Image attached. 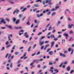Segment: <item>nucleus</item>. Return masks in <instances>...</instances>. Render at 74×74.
<instances>
[{
  "instance_id": "obj_1",
  "label": "nucleus",
  "mask_w": 74,
  "mask_h": 74,
  "mask_svg": "<svg viewBox=\"0 0 74 74\" xmlns=\"http://www.w3.org/2000/svg\"><path fill=\"white\" fill-rule=\"evenodd\" d=\"M51 1H52L51 0H46V1H43L42 3L44 5H45V3L47 4L48 3L49 5H52V3Z\"/></svg>"
},
{
  "instance_id": "obj_2",
  "label": "nucleus",
  "mask_w": 74,
  "mask_h": 74,
  "mask_svg": "<svg viewBox=\"0 0 74 74\" xmlns=\"http://www.w3.org/2000/svg\"><path fill=\"white\" fill-rule=\"evenodd\" d=\"M19 12V10L18 9H16V10H15L14 11L13 13V15H14L15 14V12L16 14H18V12Z\"/></svg>"
},
{
  "instance_id": "obj_3",
  "label": "nucleus",
  "mask_w": 74,
  "mask_h": 74,
  "mask_svg": "<svg viewBox=\"0 0 74 74\" xmlns=\"http://www.w3.org/2000/svg\"><path fill=\"white\" fill-rule=\"evenodd\" d=\"M2 23H3V24H5V22L4 21V20L3 18H2V20L1 21H0V24H1Z\"/></svg>"
},
{
  "instance_id": "obj_4",
  "label": "nucleus",
  "mask_w": 74,
  "mask_h": 74,
  "mask_svg": "<svg viewBox=\"0 0 74 74\" xmlns=\"http://www.w3.org/2000/svg\"><path fill=\"white\" fill-rule=\"evenodd\" d=\"M27 32H25L24 34V36L26 38H28L29 37V35H27Z\"/></svg>"
},
{
  "instance_id": "obj_5",
  "label": "nucleus",
  "mask_w": 74,
  "mask_h": 74,
  "mask_svg": "<svg viewBox=\"0 0 74 74\" xmlns=\"http://www.w3.org/2000/svg\"><path fill=\"white\" fill-rule=\"evenodd\" d=\"M33 62H36V63H38L39 62H40V60H34L33 61Z\"/></svg>"
},
{
  "instance_id": "obj_6",
  "label": "nucleus",
  "mask_w": 74,
  "mask_h": 74,
  "mask_svg": "<svg viewBox=\"0 0 74 74\" xmlns=\"http://www.w3.org/2000/svg\"><path fill=\"white\" fill-rule=\"evenodd\" d=\"M64 36L66 37V38L67 39L68 38V34L66 33H65L64 34Z\"/></svg>"
},
{
  "instance_id": "obj_7",
  "label": "nucleus",
  "mask_w": 74,
  "mask_h": 74,
  "mask_svg": "<svg viewBox=\"0 0 74 74\" xmlns=\"http://www.w3.org/2000/svg\"><path fill=\"white\" fill-rule=\"evenodd\" d=\"M43 15V14L41 13L39 15V14H38L37 15V16L38 18H40V16H42Z\"/></svg>"
},
{
  "instance_id": "obj_8",
  "label": "nucleus",
  "mask_w": 74,
  "mask_h": 74,
  "mask_svg": "<svg viewBox=\"0 0 74 74\" xmlns=\"http://www.w3.org/2000/svg\"><path fill=\"white\" fill-rule=\"evenodd\" d=\"M60 56H63V57H66V55L64 54H63L61 53H60Z\"/></svg>"
},
{
  "instance_id": "obj_9",
  "label": "nucleus",
  "mask_w": 74,
  "mask_h": 74,
  "mask_svg": "<svg viewBox=\"0 0 74 74\" xmlns=\"http://www.w3.org/2000/svg\"><path fill=\"white\" fill-rule=\"evenodd\" d=\"M66 70H67V71H70V66H68L67 68H66Z\"/></svg>"
},
{
  "instance_id": "obj_10",
  "label": "nucleus",
  "mask_w": 74,
  "mask_h": 74,
  "mask_svg": "<svg viewBox=\"0 0 74 74\" xmlns=\"http://www.w3.org/2000/svg\"><path fill=\"white\" fill-rule=\"evenodd\" d=\"M27 53L26 52H25V53H24V55L22 57H21V59H22L24 58V57H25L26 56V54Z\"/></svg>"
},
{
  "instance_id": "obj_11",
  "label": "nucleus",
  "mask_w": 74,
  "mask_h": 74,
  "mask_svg": "<svg viewBox=\"0 0 74 74\" xmlns=\"http://www.w3.org/2000/svg\"><path fill=\"white\" fill-rule=\"evenodd\" d=\"M50 38H55V35H54L53 34L51 35L50 36Z\"/></svg>"
},
{
  "instance_id": "obj_12",
  "label": "nucleus",
  "mask_w": 74,
  "mask_h": 74,
  "mask_svg": "<svg viewBox=\"0 0 74 74\" xmlns=\"http://www.w3.org/2000/svg\"><path fill=\"white\" fill-rule=\"evenodd\" d=\"M49 55H53V52L52 51H49Z\"/></svg>"
},
{
  "instance_id": "obj_13",
  "label": "nucleus",
  "mask_w": 74,
  "mask_h": 74,
  "mask_svg": "<svg viewBox=\"0 0 74 74\" xmlns=\"http://www.w3.org/2000/svg\"><path fill=\"white\" fill-rule=\"evenodd\" d=\"M55 44V42H53L51 43V47L52 48Z\"/></svg>"
},
{
  "instance_id": "obj_14",
  "label": "nucleus",
  "mask_w": 74,
  "mask_h": 74,
  "mask_svg": "<svg viewBox=\"0 0 74 74\" xmlns=\"http://www.w3.org/2000/svg\"><path fill=\"white\" fill-rule=\"evenodd\" d=\"M44 41H42L41 42H40V43H39V44L40 45H43V44H44Z\"/></svg>"
},
{
  "instance_id": "obj_15",
  "label": "nucleus",
  "mask_w": 74,
  "mask_h": 74,
  "mask_svg": "<svg viewBox=\"0 0 74 74\" xmlns=\"http://www.w3.org/2000/svg\"><path fill=\"white\" fill-rule=\"evenodd\" d=\"M19 22H20V20H17L16 22L15 23L16 24H18V23H19Z\"/></svg>"
},
{
  "instance_id": "obj_16",
  "label": "nucleus",
  "mask_w": 74,
  "mask_h": 74,
  "mask_svg": "<svg viewBox=\"0 0 74 74\" xmlns=\"http://www.w3.org/2000/svg\"><path fill=\"white\" fill-rule=\"evenodd\" d=\"M73 26V25L72 24H71V25H69L68 26H69V28L70 29Z\"/></svg>"
},
{
  "instance_id": "obj_17",
  "label": "nucleus",
  "mask_w": 74,
  "mask_h": 74,
  "mask_svg": "<svg viewBox=\"0 0 74 74\" xmlns=\"http://www.w3.org/2000/svg\"><path fill=\"white\" fill-rule=\"evenodd\" d=\"M62 44H63V43H64V42H65V40L62 39Z\"/></svg>"
},
{
  "instance_id": "obj_18",
  "label": "nucleus",
  "mask_w": 74,
  "mask_h": 74,
  "mask_svg": "<svg viewBox=\"0 0 74 74\" xmlns=\"http://www.w3.org/2000/svg\"><path fill=\"white\" fill-rule=\"evenodd\" d=\"M22 62V60H19L18 61L17 63H18L19 64V63H21V62Z\"/></svg>"
},
{
  "instance_id": "obj_19",
  "label": "nucleus",
  "mask_w": 74,
  "mask_h": 74,
  "mask_svg": "<svg viewBox=\"0 0 74 74\" xmlns=\"http://www.w3.org/2000/svg\"><path fill=\"white\" fill-rule=\"evenodd\" d=\"M45 36H42V37L40 38V40H42V39H44L45 38Z\"/></svg>"
},
{
  "instance_id": "obj_20",
  "label": "nucleus",
  "mask_w": 74,
  "mask_h": 74,
  "mask_svg": "<svg viewBox=\"0 0 74 74\" xmlns=\"http://www.w3.org/2000/svg\"><path fill=\"white\" fill-rule=\"evenodd\" d=\"M13 21L14 22H15L16 21V18H15L14 17L13 18Z\"/></svg>"
},
{
  "instance_id": "obj_21",
  "label": "nucleus",
  "mask_w": 74,
  "mask_h": 74,
  "mask_svg": "<svg viewBox=\"0 0 74 74\" xmlns=\"http://www.w3.org/2000/svg\"><path fill=\"white\" fill-rule=\"evenodd\" d=\"M27 42V41H26L25 40H23V42L25 43V44H26Z\"/></svg>"
},
{
  "instance_id": "obj_22",
  "label": "nucleus",
  "mask_w": 74,
  "mask_h": 74,
  "mask_svg": "<svg viewBox=\"0 0 74 74\" xmlns=\"http://www.w3.org/2000/svg\"><path fill=\"white\" fill-rule=\"evenodd\" d=\"M7 26L8 28H10V29H11V28H12V27L10 25H7Z\"/></svg>"
},
{
  "instance_id": "obj_23",
  "label": "nucleus",
  "mask_w": 74,
  "mask_h": 74,
  "mask_svg": "<svg viewBox=\"0 0 74 74\" xmlns=\"http://www.w3.org/2000/svg\"><path fill=\"white\" fill-rule=\"evenodd\" d=\"M25 68L27 71H29V69H28V67H25Z\"/></svg>"
},
{
  "instance_id": "obj_24",
  "label": "nucleus",
  "mask_w": 74,
  "mask_h": 74,
  "mask_svg": "<svg viewBox=\"0 0 74 74\" xmlns=\"http://www.w3.org/2000/svg\"><path fill=\"white\" fill-rule=\"evenodd\" d=\"M34 6H35V7H39V5H38L37 4L34 5Z\"/></svg>"
},
{
  "instance_id": "obj_25",
  "label": "nucleus",
  "mask_w": 74,
  "mask_h": 74,
  "mask_svg": "<svg viewBox=\"0 0 74 74\" xmlns=\"http://www.w3.org/2000/svg\"><path fill=\"white\" fill-rule=\"evenodd\" d=\"M47 66L44 65V66H43L42 68V69H46V68H47Z\"/></svg>"
},
{
  "instance_id": "obj_26",
  "label": "nucleus",
  "mask_w": 74,
  "mask_h": 74,
  "mask_svg": "<svg viewBox=\"0 0 74 74\" xmlns=\"http://www.w3.org/2000/svg\"><path fill=\"white\" fill-rule=\"evenodd\" d=\"M42 34V32H40L38 34V36H40V35H41V34Z\"/></svg>"
},
{
  "instance_id": "obj_27",
  "label": "nucleus",
  "mask_w": 74,
  "mask_h": 74,
  "mask_svg": "<svg viewBox=\"0 0 74 74\" xmlns=\"http://www.w3.org/2000/svg\"><path fill=\"white\" fill-rule=\"evenodd\" d=\"M52 29V27L50 26L48 30H51Z\"/></svg>"
},
{
  "instance_id": "obj_28",
  "label": "nucleus",
  "mask_w": 74,
  "mask_h": 74,
  "mask_svg": "<svg viewBox=\"0 0 74 74\" xmlns=\"http://www.w3.org/2000/svg\"><path fill=\"white\" fill-rule=\"evenodd\" d=\"M31 48H32V46L30 47H29V48L28 50V52H29V51H30V49H31Z\"/></svg>"
},
{
  "instance_id": "obj_29",
  "label": "nucleus",
  "mask_w": 74,
  "mask_h": 74,
  "mask_svg": "<svg viewBox=\"0 0 74 74\" xmlns=\"http://www.w3.org/2000/svg\"><path fill=\"white\" fill-rule=\"evenodd\" d=\"M56 14V13L55 12H54L53 14H51L52 16H54V15H55Z\"/></svg>"
},
{
  "instance_id": "obj_30",
  "label": "nucleus",
  "mask_w": 74,
  "mask_h": 74,
  "mask_svg": "<svg viewBox=\"0 0 74 74\" xmlns=\"http://www.w3.org/2000/svg\"><path fill=\"white\" fill-rule=\"evenodd\" d=\"M27 8H24L23 10H22L23 12H24L25 11V10H26Z\"/></svg>"
},
{
  "instance_id": "obj_31",
  "label": "nucleus",
  "mask_w": 74,
  "mask_h": 74,
  "mask_svg": "<svg viewBox=\"0 0 74 74\" xmlns=\"http://www.w3.org/2000/svg\"><path fill=\"white\" fill-rule=\"evenodd\" d=\"M9 2H10V3H11V4H14V2L12 1H10Z\"/></svg>"
},
{
  "instance_id": "obj_32",
  "label": "nucleus",
  "mask_w": 74,
  "mask_h": 74,
  "mask_svg": "<svg viewBox=\"0 0 74 74\" xmlns=\"http://www.w3.org/2000/svg\"><path fill=\"white\" fill-rule=\"evenodd\" d=\"M40 2V3H41V0H36V2Z\"/></svg>"
},
{
  "instance_id": "obj_33",
  "label": "nucleus",
  "mask_w": 74,
  "mask_h": 74,
  "mask_svg": "<svg viewBox=\"0 0 74 74\" xmlns=\"http://www.w3.org/2000/svg\"><path fill=\"white\" fill-rule=\"evenodd\" d=\"M15 29H21V27H15Z\"/></svg>"
},
{
  "instance_id": "obj_34",
  "label": "nucleus",
  "mask_w": 74,
  "mask_h": 74,
  "mask_svg": "<svg viewBox=\"0 0 74 74\" xmlns=\"http://www.w3.org/2000/svg\"><path fill=\"white\" fill-rule=\"evenodd\" d=\"M6 20L8 22H10V20L8 18H6Z\"/></svg>"
},
{
  "instance_id": "obj_35",
  "label": "nucleus",
  "mask_w": 74,
  "mask_h": 74,
  "mask_svg": "<svg viewBox=\"0 0 74 74\" xmlns=\"http://www.w3.org/2000/svg\"><path fill=\"white\" fill-rule=\"evenodd\" d=\"M58 8H59V6H57L55 7L56 10Z\"/></svg>"
},
{
  "instance_id": "obj_36",
  "label": "nucleus",
  "mask_w": 74,
  "mask_h": 74,
  "mask_svg": "<svg viewBox=\"0 0 74 74\" xmlns=\"http://www.w3.org/2000/svg\"><path fill=\"white\" fill-rule=\"evenodd\" d=\"M51 48L48 49H47V52H48L49 51L51 50Z\"/></svg>"
},
{
  "instance_id": "obj_37",
  "label": "nucleus",
  "mask_w": 74,
  "mask_h": 74,
  "mask_svg": "<svg viewBox=\"0 0 74 74\" xmlns=\"http://www.w3.org/2000/svg\"><path fill=\"white\" fill-rule=\"evenodd\" d=\"M19 52H16L15 53V55H18L19 53Z\"/></svg>"
},
{
  "instance_id": "obj_38",
  "label": "nucleus",
  "mask_w": 74,
  "mask_h": 74,
  "mask_svg": "<svg viewBox=\"0 0 74 74\" xmlns=\"http://www.w3.org/2000/svg\"><path fill=\"white\" fill-rule=\"evenodd\" d=\"M49 64L50 65H52L53 64L52 63V62H49Z\"/></svg>"
},
{
  "instance_id": "obj_39",
  "label": "nucleus",
  "mask_w": 74,
  "mask_h": 74,
  "mask_svg": "<svg viewBox=\"0 0 74 74\" xmlns=\"http://www.w3.org/2000/svg\"><path fill=\"white\" fill-rule=\"evenodd\" d=\"M54 70L55 71H56L57 73H58V72L59 71L58 70V69H54Z\"/></svg>"
},
{
  "instance_id": "obj_40",
  "label": "nucleus",
  "mask_w": 74,
  "mask_h": 74,
  "mask_svg": "<svg viewBox=\"0 0 74 74\" xmlns=\"http://www.w3.org/2000/svg\"><path fill=\"white\" fill-rule=\"evenodd\" d=\"M11 9H12V8H10L7 9V11H9V10H11Z\"/></svg>"
},
{
  "instance_id": "obj_41",
  "label": "nucleus",
  "mask_w": 74,
  "mask_h": 74,
  "mask_svg": "<svg viewBox=\"0 0 74 74\" xmlns=\"http://www.w3.org/2000/svg\"><path fill=\"white\" fill-rule=\"evenodd\" d=\"M12 63H11V64L10 66V67L12 68Z\"/></svg>"
},
{
  "instance_id": "obj_42",
  "label": "nucleus",
  "mask_w": 74,
  "mask_h": 74,
  "mask_svg": "<svg viewBox=\"0 0 74 74\" xmlns=\"http://www.w3.org/2000/svg\"><path fill=\"white\" fill-rule=\"evenodd\" d=\"M74 70H72L71 71V72H70V73L71 74H72V73H74Z\"/></svg>"
},
{
  "instance_id": "obj_43",
  "label": "nucleus",
  "mask_w": 74,
  "mask_h": 74,
  "mask_svg": "<svg viewBox=\"0 0 74 74\" xmlns=\"http://www.w3.org/2000/svg\"><path fill=\"white\" fill-rule=\"evenodd\" d=\"M4 49H5V48L4 47H3L2 49L1 50V51H3V50H4Z\"/></svg>"
},
{
  "instance_id": "obj_44",
  "label": "nucleus",
  "mask_w": 74,
  "mask_h": 74,
  "mask_svg": "<svg viewBox=\"0 0 74 74\" xmlns=\"http://www.w3.org/2000/svg\"><path fill=\"white\" fill-rule=\"evenodd\" d=\"M58 38H54V41H57V40H58Z\"/></svg>"
},
{
  "instance_id": "obj_45",
  "label": "nucleus",
  "mask_w": 74,
  "mask_h": 74,
  "mask_svg": "<svg viewBox=\"0 0 74 74\" xmlns=\"http://www.w3.org/2000/svg\"><path fill=\"white\" fill-rule=\"evenodd\" d=\"M68 51L69 52H70V51H71V48H69L68 49Z\"/></svg>"
},
{
  "instance_id": "obj_46",
  "label": "nucleus",
  "mask_w": 74,
  "mask_h": 74,
  "mask_svg": "<svg viewBox=\"0 0 74 74\" xmlns=\"http://www.w3.org/2000/svg\"><path fill=\"white\" fill-rule=\"evenodd\" d=\"M63 63H62L59 66L60 67H62V65H63Z\"/></svg>"
},
{
  "instance_id": "obj_47",
  "label": "nucleus",
  "mask_w": 74,
  "mask_h": 74,
  "mask_svg": "<svg viewBox=\"0 0 74 74\" xmlns=\"http://www.w3.org/2000/svg\"><path fill=\"white\" fill-rule=\"evenodd\" d=\"M69 33H70V34H72L73 33V31H70Z\"/></svg>"
},
{
  "instance_id": "obj_48",
  "label": "nucleus",
  "mask_w": 74,
  "mask_h": 74,
  "mask_svg": "<svg viewBox=\"0 0 74 74\" xmlns=\"http://www.w3.org/2000/svg\"><path fill=\"white\" fill-rule=\"evenodd\" d=\"M8 55H9V54L8 53H7L6 56H5V58H7V57H8Z\"/></svg>"
},
{
  "instance_id": "obj_49",
  "label": "nucleus",
  "mask_w": 74,
  "mask_h": 74,
  "mask_svg": "<svg viewBox=\"0 0 74 74\" xmlns=\"http://www.w3.org/2000/svg\"><path fill=\"white\" fill-rule=\"evenodd\" d=\"M73 51H74V50L73 49L71 50V55H72V54H73Z\"/></svg>"
},
{
  "instance_id": "obj_50",
  "label": "nucleus",
  "mask_w": 74,
  "mask_h": 74,
  "mask_svg": "<svg viewBox=\"0 0 74 74\" xmlns=\"http://www.w3.org/2000/svg\"><path fill=\"white\" fill-rule=\"evenodd\" d=\"M8 41H11V39L10 38V36H9L8 37Z\"/></svg>"
},
{
  "instance_id": "obj_51",
  "label": "nucleus",
  "mask_w": 74,
  "mask_h": 74,
  "mask_svg": "<svg viewBox=\"0 0 74 74\" xmlns=\"http://www.w3.org/2000/svg\"><path fill=\"white\" fill-rule=\"evenodd\" d=\"M49 46V44H48L45 46V47L46 48H47V47H48Z\"/></svg>"
},
{
  "instance_id": "obj_52",
  "label": "nucleus",
  "mask_w": 74,
  "mask_h": 74,
  "mask_svg": "<svg viewBox=\"0 0 74 74\" xmlns=\"http://www.w3.org/2000/svg\"><path fill=\"white\" fill-rule=\"evenodd\" d=\"M9 37H12V34H10L9 35Z\"/></svg>"
},
{
  "instance_id": "obj_53",
  "label": "nucleus",
  "mask_w": 74,
  "mask_h": 74,
  "mask_svg": "<svg viewBox=\"0 0 74 74\" xmlns=\"http://www.w3.org/2000/svg\"><path fill=\"white\" fill-rule=\"evenodd\" d=\"M1 29H6V27H1Z\"/></svg>"
},
{
  "instance_id": "obj_54",
  "label": "nucleus",
  "mask_w": 74,
  "mask_h": 74,
  "mask_svg": "<svg viewBox=\"0 0 74 74\" xmlns=\"http://www.w3.org/2000/svg\"><path fill=\"white\" fill-rule=\"evenodd\" d=\"M49 71H51V73H53V71L52 70H49Z\"/></svg>"
},
{
  "instance_id": "obj_55",
  "label": "nucleus",
  "mask_w": 74,
  "mask_h": 74,
  "mask_svg": "<svg viewBox=\"0 0 74 74\" xmlns=\"http://www.w3.org/2000/svg\"><path fill=\"white\" fill-rule=\"evenodd\" d=\"M22 15L21 14H20L19 15V18H21V17H22Z\"/></svg>"
},
{
  "instance_id": "obj_56",
  "label": "nucleus",
  "mask_w": 74,
  "mask_h": 74,
  "mask_svg": "<svg viewBox=\"0 0 74 74\" xmlns=\"http://www.w3.org/2000/svg\"><path fill=\"white\" fill-rule=\"evenodd\" d=\"M34 63V62L33 61V62H32V63H31L30 66H33V63Z\"/></svg>"
},
{
  "instance_id": "obj_57",
  "label": "nucleus",
  "mask_w": 74,
  "mask_h": 74,
  "mask_svg": "<svg viewBox=\"0 0 74 74\" xmlns=\"http://www.w3.org/2000/svg\"><path fill=\"white\" fill-rule=\"evenodd\" d=\"M55 10H56V9H55L53 8L51 10V11H55Z\"/></svg>"
},
{
  "instance_id": "obj_58",
  "label": "nucleus",
  "mask_w": 74,
  "mask_h": 74,
  "mask_svg": "<svg viewBox=\"0 0 74 74\" xmlns=\"http://www.w3.org/2000/svg\"><path fill=\"white\" fill-rule=\"evenodd\" d=\"M14 56H12L11 57V59H14Z\"/></svg>"
},
{
  "instance_id": "obj_59",
  "label": "nucleus",
  "mask_w": 74,
  "mask_h": 74,
  "mask_svg": "<svg viewBox=\"0 0 74 74\" xmlns=\"http://www.w3.org/2000/svg\"><path fill=\"white\" fill-rule=\"evenodd\" d=\"M7 70H10V68L9 67H7Z\"/></svg>"
},
{
  "instance_id": "obj_60",
  "label": "nucleus",
  "mask_w": 74,
  "mask_h": 74,
  "mask_svg": "<svg viewBox=\"0 0 74 74\" xmlns=\"http://www.w3.org/2000/svg\"><path fill=\"white\" fill-rule=\"evenodd\" d=\"M36 44H35L34 45V47H33V49H34L35 48V47H36Z\"/></svg>"
},
{
  "instance_id": "obj_61",
  "label": "nucleus",
  "mask_w": 74,
  "mask_h": 74,
  "mask_svg": "<svg viewBox=\"0 0 74 74\" xmlns=\"http://www.w3.org/2000/svg\"><path fill=\"white\" fill-rule=\"evenodd\" d=\"M34 22L35 23H36L37 22V21L36 20H35Z\"/></svg>"
},
{
  "instance_id": "obj_62",
  "label": "nucleus",
  "mask_w": 74,
  "mask_h": 74,
  "mask_svg": "<svg viewBox=\"0 0 74 74\" xmlns=\"http://www.w3.org/2000/svg\"><path fill=\"white\" fill-rule=\"evenodd\" d=\"M69 38H70V39L69 40V41H71V39L72 38V37H70Z\"/></svg>"
},
{
  "instance_id": "obj_63",
  "label": "nucleus",
  "mask_w": 74,
  "mask_h": 74,
  "mask_svg": "<svg viewBox=\"0 0 74 74\" xmlns=\"http://www.w3.org/2000/svg\"><path fill=\"white\" fill-rule=\"evenodd\" d=\"M67 63V62H64V64H66Z\"/></svg>"
},
{
  "instance_id": "obj_64",
  "label": "nucleus",
  "mask_w": 74,
  "mask_h": 74,
  "mask_svg": "<svg viewBox=\"0 0 74 74\" xmlns=\"http://www.w3.org/2000/svg\"><path fill=\"white\" fill-rule=\"evenodd\" d=\"M44 48V46H42L41 48V49H43Z\"/></svg>"
}]
</instances>
